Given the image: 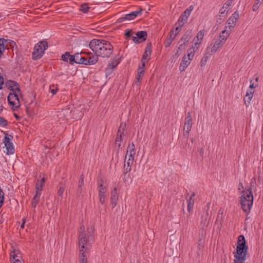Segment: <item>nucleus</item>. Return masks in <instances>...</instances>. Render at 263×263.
<instances>
[{
	"instance_id": "1",
	"label": "nucleus",
	"mask_w": 263,
	"mask_h": 263,
	"mask_svg": "<svg viewBox=\"0 0 263 263\" xmlns=\"http://www.w3.org/2000/svg\"><path fill=\"white\" fill-rule=\"evenodd\" d=\"M89 46L95 54L102 58H109L114 49L112 45L109 42L98 39L91 40Z\"/></svg>"
},
{
	"instance_id": "2",
	"label": "nucleus",
	"mask_w": 263,
	"mask_h": 263,
	"mask_svg": "<svg viewBox=\"0 0 263 263\" xmlns=\"http://www.w3.org/2000/svg\"><path fill=\"white\" fill-rule=\"evenodd\" d=\"M234 254V263H245L247 254V245L245 237L241 235L238 238L236 252Z\"/></svg>"
},
{
	"instance_id": "3",
	"label": "nucleus",
	"mask_w": 263,
	"mask_h": 263,
	"mask_svg": "<svg viewBox=\"0 0 263 263\" xmlns=\"http://www.w3.org/2000/svg\"><path fill=\"white\" fill-rule=\"evenodd\" d=\"M48 44L46 41H41L36 44L32 53V58L33 60L40 59L44 54L45 50L48 48Z\"/></svg>"
},
{
	"instance_id": "4",
	"label": "nucleus",
	"mask_w": 263,
	"mask_h": 263,
	"mask_svg": "<svg viewBox=\"0 0 263 263\" xmlns=\"http://www.w3.org/2000/svg\"><path fill=\"white\" fill-rule=\"evenodd\" d=\"M5 136L3 140V143L5 144L7 152V155H11L14 153L15 149L13 145V143L11 142L13 139V136L8 133H5Z\"/></svg>"
},
{
	"instance_id": "5",
	"label": "nucleus",
	"mask_w": 263,
	"mask_h": 263,
	"mask_svg": "<svg viewBox=\"0 0 263 263\" xmlns=\"http://www.w3.org/2000/svg\"><path fill=\"white\" fill-rule=\"evenodd\" d=\"M7 100L9 105L13 106V110L20 107V101L16 92H10L7 97Z\"/></svg>"
},
{
	"instance_id": "6",
	"label": "nucleus",
	"mask_w": 263,
	"mask_h": 263,
	"mask_svg": "<svg viewBox=\"0 0 263 263\" xmlns=\"http://www.w3.org/2000/svg\"><path fill=\"white\" fill-rule=\"evenodd\" d=\"M238 192L240 193V203L241 205V208L245 212H247V208L246 201H247V196H246V190L244 189L242 182H239L238 186Z\"/></svg>"
},
{
	"instance_id": "7",
	"label": "nucleus",
	"mask_w": 263,
	"mask_h": 263,
	"mask_svg": "<svg viewBox=\"0 0 263 263\" xmlns=\"http://www.w3.org/2000/svg\"><path fill=\"white\" fill-rule=\"evenodd\" d=\"M91 240V239L89 238V236L87 237L85 232H80L79 235V244L81 246L80 249H83L84 251L86 250L87 247L86 246L87 243H89Z\"/></svg>"
},
{
	"instance_id": "8",
	"label": "nucleus",
	"mask_w": 263,
	"mask_h": 263,
	"mask_svg": "<svg viewBox=\"0 0 263 263\" xmlns=\"http://www.w3.org/2000/svg\"><path fill=\"white\" fill-rule=\"evenodd\" d=\"M194 9L193 5L189 6L180 16L177 23H183L184 24L187 21L188 17L190 16L192 11Z\"/></svg>"
},
{
	"instance_id": "9",
	"label": "nucleus",
	"mask_w": 263,
	"mask_h": 263,
	"mask_svg": "<svg viewBox=\"0 0 263 263\" xmlns=\"http://www.w3.org/2000/svg\"><path fill=\"white\" fill-rule=\"evenodd\" d=\"M6 86L8 89L12 92H17L21 93V88L20 87L19 84L13 80H7L6 82Z\"/></svg>"
},
{
	"instance_id": "10",
	"label": "nucleus",
	"mask_w": 263,
	"mask_h": 263,
	"mask_svg": "<svg viewBox=\"0 0 263 263\" xmlns=\"http://www.w3.org/2000/svg\"><path fill=\"white\" fill-rule=\"evenodd\" d=\"M223 44L222 41H220L218 39H216L214 44L211 43V47H208L206 48L207 53L209 54H213L214 53L216 52Z\"/></svg>"
},
{
	"instance_id": "11",
	"label": "nucleus",
	"mask_w": 263,
	"mask_h": 263,
	"mask_svg": "<svg viewBox=\"0 0 263 263\" xmlns=\"http://www.w3.org/2000/svg\"><path fill=\"white\" fill-rule=\"evenodd\" d=\"M191 37V32L187 30L181 38L179 43H180L178 49L181 50L184 48L186 43H188Z\"/></svg>"
},
{
	"instance_id": "12",
	"label": "nucleus",
	"mask_w": 263,
	"mask_h": 263,
	"mask_svg": "<svg viewBox=\"0 0 263 263\" xmlns=\"http://www.w3.org/2000/svg\"><path fill=\"white\" fill-rule=\"evenodd\" d=\"M152 44L151 42L148 43L145 48L144 52L141 59V62H145L146 60H149L152 51Z\"/></svg>"
},
{
	"instance_id": "13",
	"label": "nucleus",
	"mask_w": 263,
	"mask_h": 263,
	"mask_svg": "<svg viewBox=\"0 0 263 263\" xmlns=\"http://www.w3.org/2000/svg\"><path fill=\"white\" fill-rule=\"evenodd\" d=\"M119 194L117 192V188L115 187L110 192V202L112 208H114L118 200Z\"/></svg>"
},
{
	"instance_id": "14",
	"label": "nucleus",
	"mask_w": 263,
	"mask_h": 263,
	"mask_svg": "<svg viewBox=\"0 0 263 263\" xmlns=\"http://www.w3.org/2000/svg\"><path fill=\"white\" fill-rule=\"evenodd\" d=\"M174 30L172 29L171 30V31L167 35V38L164 42V45L166 48H167L170 46L172 42L174 40L176 36L178 34V33H175V34H174Z\"/></svg>"
},
{
	"instance_id": "15",
	"label": "nucleus",
	"mask_w": 263,
	"mask_h": 263,
	"mask_svg": "<svg viewBox=\"0 0 263 263\" xmlns=\"http://www.w3.org/2000/svg\"><path fill=\"white\" fill-rule=\"evenodd\" d=\"M192 127V117L190 112H189L187 114V116L185 118V123L184 126L183 127V130L187 129L188 130H191Z\"/></svg>"
},
{
	"instance_id": "16",
	"label": "nucleus",
	"mask_w": 263,
	"mask_h": 263,
	"mask_svg": "<svg viewBox=\"0 0 263 263\" xmlns=\"http://www.w3.org/2000/svg\"><path fill=\"white\" fill-rule=\"evenodd\" d=\"M239 17V13L237 11H235L234 12L232 16L229 18L228 21V23L230 25L229 26V28L234 27L235 23L237 21Z\"/></svg>"
},
{
	"instance_id": "17",
	"label": "nucleus",
	"mask_w": 263,
	"mask_h": 263,
	"mask_svg": "<svg viewBox=\"0 0 263 263\" xmlns=\"http://www.w3.org/2000/svg\"><path fill=\"white\" fill-rule=\"evenodd\" d=\"M190 63L191 61L187 59L186 55H184L182 58L179 66L180 71L181 72L185 71L186 67L190 65Z\"/></svg>"
},
{
	"instance_id": "18",
	"label": "nucleus",
	"mask_w": 263,
	"mask_h": 263,
	"mask_svg": "<svg viewBox=\"0 0 263 263\" xmlns=\"http://www.w3.org/2000/svg\"><path fill=\"white\" fill-rule=\"evenodd\" d=\"M137 36L139 43L145 41L147 37V33L146 31H139L135 33Z\"/></svg>"
},
{
	"instance_id": "19",
	"label": "nucleus",
	"mask_w": 263,
	"mask_h": 263,
	"mask_svg": "<svg viewBox=\"0 0 263 263\" xmlns=\"http://www.w3.org/2000/svg\"><path fill=\"white\" fill-rule=\"evenodd\" d=\"M227 13L228 12H227L224 10L220 9L219 10V14L216 20V23L219 24H222L224 21V17L227 15Z\"/></svg>"
},
{
	"instance_id": "20",
	"label": "nucleus",
	"mask_w": 263,
	"mask_h": 263,
	"mask_svg": "<svg viewBox=\"0 0 263 263\" xmlns=\"http://www.w3.org/2000/svg\"><path fill=\"white\" fill-rule=\"evenodd\" d=\"M134 14V13L132 12H130L128 14H126L124 15V16L118 18L117 20V22L119 23H121L125 21L132 20L135 18Z\"/></svg>"
},
{
	"instance_id": "21",
	"label": "nucleus",
	"mask_w": 263,
	"mask_h": 263,
	"mask_svg": "<svg viewBox=\"0 0 263 263\" xmlns=\"http://www.w3.org/2000/svg\"><path fill=\"white\" fill-rule=\"evenodd\" d=\"M99 55L96 54L89 56L88 59L86 58V63L85 65H95L98 61Z\"/></svg>"
},
{
	"instance_id": "22",
	"label": "nucleus",
	"mask_w": 263,
	"mask_h": 263,
	"mask_svg": "<svg viewBox=\"0 0 263 263\" xmlns=\"http://www.w3.org/2000/svg\"><path fill=\"white\" fill-rule=\"evenodd\" d=\"M209 215L208 211H206L201 217V225L203 227H207L209 224Z\"/></svg>"
},
{
	"instance_id": "23",
	"label": "nucleus",
	"mask_w": 263,
	"mask_h": 263,
	"mask_svg": "<svg viewBox=\"0 0 263 263\" xmlns=\"http://www.w3.org/2000/svg\"><path fill=\"white\" fill-rule=\"evenodd\" d=\"M99 197L100 202L103 204L106 199V189L105 187L99 190Z\"/></svg>"
},
{
	"instance_id": "24",
	"label": "nucleus",
	"mask_w": 263,
	"mask_h": 263,
	"mask_svg": "<svg viewBox=\"0 0 263 263\" xmlns=\"http://www.w3.org/2000/svg\"><path fill=\"white\" fill-rule=\"evenodd\" d=\"M75 54L77 64L85 65L86 63V58L82 57L81 55V53L77 52Z\"/></svg>"
},
{
	"instance_id": "25",
	"label": "nucleus",
	"mask_w": 263,
	"mask_h": 263,
	"mask_svg": "<svg viewBox=\"0 0 263 263\" xmlns=\"http://www.w3.org/2000/svg\"><path fill=\"white\" fill-rule=\"evenodd\" d=\"M229 35V31L226 30H224L221 32L218 39L222 41V44H224Z\"/></svg>"
},
{
	"instance_id": "26",
	"label": "nucleus",
	"mask_w": 263,
	"mask_h": 263,
	"mask_svg": "<svg viewBox=\"0 0 263 263\" xmlns=\"http://www.w3.org/2000/svg\"><path fill=\"white\" fill-rule=\"evenodd\" d=\"M204 35V30H201L198 32V33L196 35V37L197 38L198 41H200V42H197L195 43V47H196V49H197L198 48V46L201 43V41L203 39Z\"/></svg>"
},
{
	"instance_id": "27",
	"label": "nucleus",
	"mask_w": 263,
	"mask_h": 263,
	"mask_svg": "<svg viewBox=\"0 0 263 263\" xmlns=\"http://www.w3.org/2000/svg\"><path fill=\"white\" fill-rule=\"evenodd\" d=\"M256 179L255 178H252L250 181V186L248 189V193L250 194V192L252 193L253 190L255 191L256 189Z\"/></svg>"
},
{
	"instance_id": "28",
	"label": "nucleus",
	"mask_w": 263,
	"mask_h": 263,
	"mask_svg": "<svg viewBox=\"0 0 263 263\" xmlns=\"http://www.w3.org/2000/svg\"><path fill=\"white\" fill-rule=\"evenodd\" d=\"M80 263H87V259L85 254V251L80 249L79 253Z\"/></svg>"
},
{
	"instance_id": "29",
	"label": "nucleus",
	"mask_w": 263,
	"mask_h": 263,
	"mask_svg": "<svg viewBox=\"0 0 263 263\" xmlns=\"http://www.w3.org/2000/svg\"><path fill=\"white\" fill-rule=\"evenodd\" d=\"M133 162L131 161V160H128L126 164H124V174L126 175V174L129 172L131 170V166L133 164Z\"/></svg>"
},
{
	"instance_id": "30",
	"label": "nucleus",
	"mask_w": 263,
	"mask_h": 263,
	"mask_svg": "<svg viewBox=\"0 0 263 263\" xmlns=\"http://www.w3.org/2000/svg\"><path fill=\"white\" fill-rule=\"evenodd\" d=\"M120 62L121 58L117 57V56H115L113 59H111L110 62L108 64L114 66V67L116 68Z\"/></svg>"
},
{
	"instance_id": "31",
	"label": "nucleus",
	"mask_w": 263,
	"mask_h": 263,
	"mask_svg": "<svg viewBox=\"0 0 263 263\" xmlns=\"http://www.w3.org/2000/svg\"><path fill=\"white\" fill-rule=\"evenodd\" d=\"M6 40L3 38H0V58L1 57L3 53L6 48Z\"/></svg>"
},
{
	"instance_id": "32",
	"label": "nucleus",
	"mask_w": 263,
	"mask_h": 263,
	"mask_svg": "<svg viewBox=\"0 0 263 263\" xmlns=\"http://www.w3.org/2000/svg\"><path fill=\"white\" fill-rule=\"evenodd\" d=\"M115 68L116 67H114V66H111L108 64L105 69L106 77H108L110 76Z\"/></svg>"
},
{
	"instance_id": "33",
	"label": "nucleus",
	"mask_w": 263,
	"mask_h": 263,
	"mask_svg": "<svg viewBox=\"0 0 263 263\" xmlns=\"http://www.w3.org/2000/svg\"><path fill=\"white\" fill-rule=\"evenodd\" d=\"M212 54H209L207 53V49H206V51H205V53L204 55V56L203 57V58H202L201 61H200V66L201 67L202 66H204L207 61H208L209 58L210 57L211 55H212Z\"/></svg>"
},
{
	"instance_id": "34",
	"label": "nucleus",
	"mask_w": 263,
	"mask_h": 263,
	"mask_svg": "<svg viewBox=\"0 0 263 263\" xmlns=\"http://www.w3.org/2000/svg\"><path fill=\"white\" fill-rule=\"evenodd\" d=\"M195 46L194 47H192L190 49H188L187 52V54L186 55L187 56V59L190 60V61L191 60H192V59H193V57L194 56V53L195 52Z\"/></svg>"
},
{
	"instance_id": "35",
	"label": "nucleus",
	"mask_w": 263,
	"mask_h": 263,
	"mask_svg": "<svg viewBox=\"0 0 263 263\" xmlns=\"http://www.w3.org/2000/svg\"><path fill=\"white\" fill-rule=\"evenodd\" d=\"M45 182V180L44 178H42L40 180H37L35 184L36 190L42 191Z\"/></svg>"
},
{
	"instance_id": "36",
	"label": "nucleus",
	"mask_w": 263,
	"mask_h": 263,
	"mask_svg": "<svg viewBox=\"0 0 263 263\" xmlns=\"http://www.w3.org/2000/svg\"><path fill=\"white\" fill-rule=\"evenodd\" d=\"M253 202V193L250 192V194H248V209L250 211L252 208Z\"/></svg>"
},
{
	"instance_id": "37",
	"label": "nucleus",
	"mask_w": 263,
	"mask_h": 263,
	"mask_svg": "<svg viewBox=\"0 0 263 263\" xmlns=\"http://www.w3.org/2000/svg\"><path fill=\"white\" fill-rule=\"evenodd\" d=\"M258 77H256L255 80L253 81V80H250V85L249 86V88L252 90L253 89H254L255 88L257 87L258 85Z\"/></svg>"
},
{
	"instance_id": "38",
	"label": "nucleus",
	"mask_w": 263,
	"mask_h": 263,
	"mask_svg": "<svg viewBox=\"0 0 263 263\" xmlns=\"http://www.w3.org/2000/svg\"><path fill=\"white\" fill-rule=\"evenodd\" d=\"M6 46H9L12 50L14 49V48H17V45L15 42L11 40H6Z\"/></svg>"
},
{
	"instance_id": "39",
	"label": "nucleus",
	"mask_w": 263,
	"mask_h": 263,
	"mask_svg": "<svg viewBox=\"0 0 263 263\" xmlns=\"http://www.w3.org/2000/svg\"><path fill=\"white\" fill-rule=\"evenodd\" d=\"M187 211L189 212H190L191 210L194 207V200L192 199V197H190L189 199H187Z\"/></svg>"
},
{
	"instance_id": "40",
	"label": "nucleus",
	"mask_w": 263,
	"mask_h": 263,
	"mask_svg": "<svg viewBox=\"0 0 263 263\" xmlns=\"http://www.w3.org/2000/svg\"><path fill=\"white\" fill-rule=\"evenodd\" d=\"M20 253L19 250H13V252H11L10 254V258H11L12 260L16 259L17 258H19L21 256H18V254Z\"/></svg>"
},
{
	"instance_id": "41",
	"label": "nucleus",
	"mask_w": 263,
	"mask_h": 263,
	"mask_svg": "<svg viewBox=\"0 0 263 263\" xmlns=\"http://www.w3.org/2000/svg\"><path fill=\"white\" fill-rule=\"evenodd\" d=\"M204 242H205L204 239L203 238V234H202V236H201V237H200L199 238V240H198V243H197V248L199 250H200L203 247Z\"/></svg>"
},
{
	"instance_id": "42",
	"label": "nucleus",
	"mask_w": 263,
	"mask_h": 263,
	"mask_svg": "<svg viewBox=\"0 0 263 263\" xmlns=\"http://www.w3.org/2000/svg\"><path fill=\"white\" fill-rule=\"evenodd\" d=\"M233 0H228L223 5V7L221 8L227 12H228L229 8L231 6Z\"/></svg>"
},
{
	"instance_id": "43",
	"label": "nucleus",
	"mask_w": 263,
	"mask_h": 263,
	"mask_svg": "<svg viewBox=\"0 0 263 263\" xmlns=\"http://www.w3.org/2000/svg\"><path fill=\"white\" fill-rule=\"evenodd\" d=\"M90 7L88 6L87 3L82 4L81 5L80 11L84 13H87Z\"/></svg>"
},
{
	"instance_id": "44",
	"label": "nucleus",
	"mask_w": 263,
	"mask_h": 263,
	"mask_svg": "<svg viewBox=\"0 0 263 263\" xmlns=\"http://www.w3.org/2000/svg\"><path fill=\"white\" fill-rule=\"evenodd\" d=\"M126 129V124L124 123H121L118 128L117 133L121 134V135H124V131Z\"/></svg>"
},
{
	"instance_id": "45",
	"label": "nucleus",
	"mask_w": 263,
	"mask_h": 263,
	"mask_svg": "<svg viewBox=\"0 0 263 263\" xmlns=\"http://www.w3.org/2000/svg\"><path fill=\"white\" fill-rule=\"evenodd\" d=\"M70 65H73L74 63L77 64V62L76 61V54H74L73 55H70V56L69 58L68 62Z\"/></svg>"
},
{
	"instance_id": "46",
	"label": "nucleus",
	"mask_w": 263,
	"mask_h": 263,
	"mask_svg": "<svg viewBox=\"0 0 263 263\" xmlns=\"http://www.w3.org/2000/svg\"><path fill=\"white\" fill-rule=\"evenodd\" d=\"M70 56V54L69 52H65L64 54L62 55L61 59L64 62H68Z\"/></svg>"
},
{
	"instance_id": "47",
	"label": "nucleus",
	"mask_w": 263,
	"mask_h": 263,
	"mask_svg": "<svg viewBox=\"0 0 263 263\" xmlns=\"http://www.w3.org/2000/svg\"><path fill=\"white\" fill-rule=\"evenodd\" d=\"M145 71H138L137 75L136 76L137 82H136V85H138V83L140 82V80L141 78H142L144 76Z\"/></svg>"
},
{
	"instance_id": "48",
	"label": "nucleus",
	"mask_w": 263,
	"mask_h": 263,
	"mask_svg": "<svg viewBox=\"0 0 263 263\" xmlns=\"http://www.w3.org/2000/svg\"><path fill=\"white\" fill-rule=\"evenodd\" d=\"M5 197H4V193L3 190L0 189V209L3 205L4 203Z\"/></svg>"
},
{
	"instance_id": "49",
	"label": "nucleus",
	"mask_w": 263,
	"mask_h": 263,
	"mask_svg": "<svg viewBox=\"0 0 263 263\" xmlns=\"http://www.w3.org/2000/svg\"><path fill=\"white\" fill-rule=\"evenodd\" d=\"M130 150H135V146L133 142H132L131 143H129L127 147V151L126 152V155L125 156V161L126 160L127 155H128V151Z\"/></svg>"
},
{
	"instance_id": "50",
	"label": "nucleus",
	"mask_w": 263,
	"mask_h": 263,
	"mask_svg": "<svg viewBox=\"0 0 263 263\" xmlns=\"http://www.w3.org/2000/svg\"><path fill=\"white\" fill-rule=\"evenodd\" d=\"M8 124V122L7 120L0 116V125L5 127Z\"/></svg>"
},
{
	"instance_id": "51",
	"label": "nucleus",
	"mask_w": 263,
	"mask_h": 263,
	"mask_svg": "<svg viewBox=\"0 0 263 263\" xmlns=\"http://www.w3.org/2000/svg\"><path fill=\"white\" fill-rule=\"evenodd\" d=\"M124 135H121V134L117 133V136L115 139V144H118V142H121L122 140V137Z\"/></svg>"
},
{
	"instance_id": "52",
	"label": "nucleus",
	"mask_w": 263,
	"mask_h": 263,
	"mask_svg": "<svg viewBox=\"0 0 263 263\" xmlns=\"http://www.w3.org/2000/svg\"><path fill=\"white\" fill-rule=\"evenodd\" d=\"M145 62H141V64L139 65L137 72L138 71H145Z\"/></svg>"
},
{
	"instance_id": "53",
	"label": "nucleus",
	"mask_w": 263,
	"mask_h": 263,
	"mask_svg": "<svg viewBox=\"0 0 263 263\" xmlns=\"http://www.w3.org/2000/svg\"><path fill=\"white\" fill-rule=\"evenodd\" d=\"M65 187L64 185H60V188L58 191V194L59 196L62 197L63 193L65 191Z\"/></svg>"
},
{
	"instance_id": "54",
	"label": "nucleus",
	"mask_w": 263,
	"mask_h": 263,
	"mask_svg": "<svg viewBox=\"0 0 263 263\" xmlns=\"http://www.w3.org/2000/svg\"><path fill=\"white\" fill-rule=\"evenodd\" d=\"M177 24H178V23L177 22L175 24V25H177ZM183 25H184L183 23H178V26H176L175 28L176 33H178V32L180 31V30L181 29V28Z\"/></svg>"
},
{
	"instance_id": "55",
	"label": "nucleus",
	"mask_w": 263,
	"mask_h": 263,
	"mask_svg": "<svg viewBox=\"0 0 263 263\" xmlns=\"http://www.w3.org/2000/svg\"><path fill=\"white\" fill-rule=\"evenodd\" d=\"M222 214H220V213H218L217 216L216 220V223L217 224H221L222 222Z\"/></svg>"
},
{
	"instance_id": "56",
	"label": "nucleus",
	"mask_w": 263,
	"mask_h": 263,
	"mask_svg": "<svg viewBox=\"0 0 263 263\" xmlns=\"http://www.w3.org/2000/svg\"><path fill=\"white\" fill-rule=\"evenodd\" d=\"M88 236L89 238L92 239V235L94 231V228L91 226L90 228H88L87 229Z\"/></svg>"
},
{
	"instance_id": "57",
	"label": "nucleus",
	"mask_w": 263,
	"mask_h": 263,
	"mask_svg": "<svg viewBox=\"0 0 263 263\" xmlns=\"http://www.w3.org/2000/svg\"><path fill=\"white\" fill-rule=\"evenodd\" d=\"M124 35L126 38L131 37L132 36V30L130 29L126 30Z\"/></svg>"
},
{
	"instance_id": "58",
	"label": "nucleus",
	"mask_w": 263,
	"mask_h": 263,
	"mask_svg": "<svg viewBox=\"0 0 263 263\" xmlns=\"http://www.w3.org/2000/svg\"><path fill=\"white\" fill-rule=\"evenodd\" d=\"M39 202V200L32 199L31 202L32 207L35 209Z\"/></svg>"
},
{
	"instance_id": "59",
	"label": "nucleus",
	"mask_w": 263,
	"mask_h": 263,
	"mask_svg": "<svg viewBox=\"0 0 263 263\" xmlns=\"http://www.w3.org/2000/svg\"><path fill=\"white\" fill-rule=\"evenodd\" d=\"M83 191L82 186H78L77 189V196L80 197Z\"/></svg>"
},
{
	"instance_id": "60",
	"label": "nucleus",
	"mask_w": 263,
	"mask_h": 263,
	"mask_svg": "<svg viewBox=\"0 0 263 263\" xmlns=\"http://www.w3.org/2000/svg\"><path fill=\"white\" fill-rule=\"evenodd\" d=\"M142 11V9L141 8H140L139 10L132 11V12H133L134 13V16L136 18L139 14H140L141 13Z\"/></svg>"
},
{
	"instance_id": "61",
	"label": "nucleus",
	"mask_w": 263,
	"mask_h": 263,
	"mask_svg": "<svg viewBox=\"0 0 263 263\" xmlns=\"http://www.w3.org/2000/svg\"><path fill=\"white\" fill-rule=\"evenodd\" d=\"M132 40L134 42V43L135 44H139V42L138 41V39L137 37V36H132Z\"/></svg>"
},
{
	"instance_id": "62",
	"label": "nucleus",
	"mask_w": 263,
	"mask_h": 263,
	"mask_svg": "<svg viewBox=\"0 0 263 263\" xmlns=\"http://www.w3.org/2000/svg\"><path fill=\"white\" fill-rule=\"evenodd\" d=\"M198 152L200 156L203 158L204 155V148L202 147L199 148Z\"/></svg>"
},
{
	"instance_id": "63",
	"label": "nucleus",
	"mask_w": 263,
	"mask_h": 263,
	"mask_svg": "<svg viewBox=\"0 0 263 263\" xmlns=\"http://www.w3.org/2000/svg\"><path fill=\"white\" fill-rule=\"evenodd\" d=\"M184 130V132H183V136L184 137L187 139L188 137H189V134L190 132V130H188L187 129H185V130Z\"/></svg>"
},
{
	"instance_id": "64",
	"label": "nucleus",
	"mask_w": 263,
	"mask_h": 263,
	"mask_svg": "<svg viewBox=\"0 0 263 263\" xmlns=\"http://www.w3.org/2000/svg\"><path fill=\"white\" fill-rule=\"evenodd\" d=\"M10 260H11V263H22L21 261L20 260V259L19 258H17L16 259L12 260V258H11Z\"/></svg>"
}]
</instances>
